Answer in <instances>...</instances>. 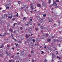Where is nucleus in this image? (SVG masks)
Instances as JSON below:
<instances>
[{
  "label": "nucleus",
  "instance_id": "obj_1",
  "mask_svg": "<svg viewBox=\"0 0 62 62\" xmlns=\"http://www.w3.org/2000/svg\"><path fill=\"white\" fill-rule=\"evenodd\" d=\"M56 1H54L52 5L54 6V4L55 5V6L56 7L55 8H59V6H57V4H56Z\"/></svg>",
  "mask_w": 62,
  "mask_h": 62
},
{
  "label": "nucleus",
  "instance_id": "obj_2",
  "mask_svg": "<svg viewBox=\"0 0 62 62\" xmlns=\"http://www.w3.org/2000/svg\"><path fill=\"white\" fill-rule=\"evenodd\" d=\"M6 54H7V55L8 56H11V53L10 52H6Z\"/></svg>",
  "mask_w": 62,
  "mask_h": 62
},
{
  "label": "nucleus",
  "instance_id": "obj_3",
  "mask_svg": "<svg viewBox=\"0 0 62 62\" xmlns=\"http://www.w3.org/2000/svg\"><path fill=\"white\" fill-rule=\"evenodd\" d=\"M52 58L54 59V58H55V55L54 54L52 53Z\"/></svg>",
  "mask_w": 62,
  "mask_h": 62
},
{
  "label": "nucleus",
  "instance_id": "obj_4",
  "mask_svg": "<svg viewBox=\"0 0 62 62\" xmlns=\"http://www.w3.org/2000/svg\"><path fill=\"white\" fill-rule=\"evenodd\" d=\"M9 31L11 33H12L13 32V29L10 28L9 29Z\"/></svg>",
  "mask_w": 62,
  "mask_h": 62
},
{
  "label": "nucleus",
  "instance_id": "obj_5",
  "mask_svg": "<svg viewBox=\"0 0 62 62\" xmlns=\"http://www.w3.org/2000/svg\"><path fill=\"white\" fill-rule=\"evenodd\" d=\"M47 41L48 42H50L51 41V39H48L47 40Z\"/></svg>",
  "mask_w": 62,
  "mask_h": 62
},
{
  "label": "nucleus",
  "instance_id": "obj_6",
  "mask_svg": "<svg viewBox=\"0 0 62 62\" xmlns=\"http://www.w3.org/2000/svg\"><path fill=\"white\" fill-rule=\"evenodd\" d=\"M15 45L16 46V48H17L18 47H19V45H18V44L15 43Z\"/></svg>",
  "mask_w": 62,
  "mask_h": 62
},
{
  "label": "nucleus",
  "instance_id": "obj_7",
  "mask_svg": "<svg viewBox=\"0 0 62 62\" xmlns=\"http://www.w3.org/2000/svg\"><path fill=\"white\" fill-rule=\"evenodd\" d=\"M30 46H33V43L31 42H30Z\"/></svg>",
  "mask_w": 62,
  "mask_h": 62
},
{
  "label": "nucleus",
  "instance_id": "obj_8",
  "mask_svg": "<svg viewBox=\"0 0 62 62\" xmlns=\"http://www.w3.org/2000/svg\"><path fill=\"white\" fill-rule=\"evenodd\" d=\"M37 6L38 7H41V5L40 4H38Z\"/></svg>",
  "mask_w": 62,
  "mask_h": 62
},
{
  "label": "nucleus",
  "instance_id": "obj_9",
  "mask_svg": "<svg viewBox=\"0 0 62 62\" xmlns=\"http://www.w3.org/2000/svg\"><path fill=\"white\" fill-rule=\"evenodd\" d=\"M6 34H7V33H4L2 35L4 37H5V36H6Z\"/></svg>",
  "mask_w": 62,
  "mask_h": 62
},
{
  "label": "nucleus",
  "instance_id": "obj_10",
  "mask_svg": "<svg viewBox=\"0 0 62 62\" xmlns=\"http://www.w3.org/2000/svg\"><path fill=\"white\" fill-rule=\"evenodd\" d=\"M52 21H53V20L52 19H50L49 21L50 23H51L52 22Z\"/></svg>",
  "mask_w": 62,
  "mask_h": 62
},
{
  "label": "nucleus",
  "instance_id": "obj_11",
  "mask_svg": "<svg viewBox=\"0 0 62 62\" xmlns=\"http://www.w3.org/2000/svg\"><path fill=\"white\" fill-rule=\"evenodd\" d=\"M40 28L41 29H43V28H44V26H42L40 27Z\"/></svg>",
  "mask_w": 62,
  "mask_h": 62
},
{
  "label": "nucleus",
  "instance_id": "obj_12",
  "mask_svg": "<svg viewBox=\"0 0 62 62\" xmlns=\"http://www.w3.org/2000/svg\"><path fill=\"white\" fill-rule=\"evenodd\" d=\"M25 37L26 38H28V37H29V36H28V35H25Z\"/></svg>",
  "mask_w": 62,
  "mask_h": 62
},
{
  "label": "nucleus",
  "instance_id": "obj_13",
  "mask_svg": "<svg viewBox=\"0 0 62 62\" xmlns=\"http://www.w3.org/2000/svg\"><path fill=\"white\" fill-rule=\"evenodd\" d=\"M31 9H33L34 8H33V6H31Z\"/></svg>",
  "mask_w": 62,
  "mask_h": 62
},
{
  "label": "nucleus",
  "instance_id": "obj_14",
  "mask_svg": "<svg viewBox=\"0 0 62 62\" xmlns=\"http://www.w3.org/2000/svg\"><path fill=\"white\" fill-rule=\"evenodd\" d=\"M7 47H8V48H9L10 47V46L8 44H7Z\"/></svg>",
  "mask_w": 62,
  "mask_h": 62
},
{
  "label": "nucleus",
  "instance_id": "obj_15",
  "mask_svg": "<svg viewBox=\"0 0 62 62\" xmlns=\"http://www.w3.org/2000/svg\"><path fill=\"white\" fill-rule=\"evenodd\" d=\"M34 53V51L33 50H32L31 51V54H33Z\"/></svg>",
  "mask_w": 62,
  "mask_h": 62
},
{
  "label": "nucleus",
  "instance_id": "obj_16",
  "mask_svg": "<svg viewBox=\"0 0 62 62\" xmlns=\"http://www.w3.org/2000/svg\"><path fill=\"white\" fill-rule=\"evenodd\" d=\"M12 18V17L11 16H10V17H9V16H8V19H11Z\"/></svg>",
  "mask_w": 62,
  "mask_h": 62
},
{
  "label": "nucleus",
  "instance_id": "obj_17",
  "mask_svg": "<svg viewBox=\"0 0 62 62\" xmlns=\"http://www.w3.org/2000/svg\"><path fill=\"white\" fill-rule=\"evenodd\" d=\"M47 61H48L47 60V59H45V60L44 61V62H47Z\"/></svg>",
  "mask_w": 62,
  "mask_h": 62
},
{
  "label": "nucleus",
  "instance_id": "obj_18",
  "mask_svg": "<svg viewBox=\"0 0 62 62\" xmlns=\"http://www.w3.org/2000/svg\"><path fill=\"white\" fill-rule=\"evenodd\" d=\"M43 17H46V14H43Z\"/></svg>",
  "mask_w": 62,
  "mask_h": 62
},
{
  "label": "nucleus",
  "instance_id": "obj_19",
  "mask_svg": "<svg viewBox=\"0 0 62 62\" xmlns=\"http://www.w3.org/2000/svg\"><path fill=\"white\" fill-rule=\"evenodd\" d=\"M50 38H52L53 37V35H50Z\"/></svg>",
  "mask_w": 62,
  "mask_h": 62
},
{
  "label": "nucleus",
  "instance_id": "obj_20",
  "mask_svg": "<svg viewBox=\"0 0 62 62\" xmlns=\"http://www.w3.org/2000/svg\"><path fill=\"white\" fill-rule=\"evenodd\" d=\"M32 41L33 42H35V41H36L35 39H32Z\"/></svg>",
  "mask_w": 62,
  "mask_h": 62
},
{
  "label": "nucleus",
  "instance_id": "obj_21",
  "mask_svg": "<svg viewBox=\"0 0 62 62\" xmlns=\"http://www.w3.org/2000/svg\"><path fill=\"white\" fill-rule=\"evenodd\" d=\"M28 57H31V55L30 54H29L28 55Z\"/></svg>",
  "mask_w": 62,
  "mask_h": 62
},
{
  "label": "nucleus",
  "instance_id": "obj_22",
  "mask_svg": "<svg viewBox=\"0 0 62 62\" xmlns=\"http://www.w3.org/2000/svg\"><path fill=\"white\" fill-rule=\"evenodd\" d=\"M5 16H6L7 18L8 17V14H5Z\"/></svg>",
  "mask_w": 62,
  "mask_h": 62
},
{
  "label": "nucleus",
  "instance_id": "obj_23",
  "mask_svg": "<svg viewBox=\"0 0 62 62\" xmlns=\"http://www.w3.org/2000/svg\"><path fill=\"white\" fill-rule=\"evenodd\" d=\"M29 24L30 25H32V22H30Z\"/></svg>",
  "mask_w": 62,
  "mask_h": 62
},
{
  "label": "nucleus",
  "instance_id": "obj_24",
  "mask_svg": "<svg viewBox=\"0 0 62 62\" xmlns=\"http://www.w3.org/2000/svg\"><path fill=\"white\" fill-rule=\"evenodd\" d=\"M18 43L20 44V43H21V41H18Z\"/></svg>",
  "mask_w": 62,
  "mask_h": 62
},
{
  "label": "nucleus",
  "instance_id": "obj_25",
  "mask_svg": "<svg viewBox=\"0 0 62 62\" xmlns=\"http://www.w3.org/2000/svg\"><path fill=\"white\" fill-rule=\"evenodd\" d=\"M14 34H16V31H14V32H13Z\"/></svg>",
  "mask_w": 62,
  "mask_h": 62
},
{
  "label": "nucleus",
  "instance_id": "obj_26",
  "mask_svg": "<svg viewBox=\"0 0 62 62\" xmlns=\"http://www.w3.org/2000/svg\"><path fill=\"white\" fill-rule=\"evenodd\" d=\"M1 46V47H2V48H3V47H4V45H3V44H2V46Z\"/></svg>",
  "mask_w": 62,
  "mask_h": 62
},
{
  "label": "nucleus",
  "instance_id": "obj_27",
  "mask_svg": "<svg viewBox=\"0 0 62 62\" xmlns=\"http://www.w3.org/2000/svg\"><path fill=\"white\" fill-rule=\"evenodd\" d=\"M18 4H19V5H20V4H21L20 3V1H18Z\"/></svg>",
  "mask_w": 62,
  "mask_h": 62
},
{
  "label": "nucleus",
  "instance_id": "obj_28",
  "mask_svg": "<svg viewBox=\"0 0 62 62\" xmlns=\"http://www.w3.org/2000/svg\"><path fill=\"white\" fill-rule=\"evenodd\" d=\"M20 28L21 30H22V29H23V27H20Z\"/></svg>",
  "mask_w": 62,
  "mask_h": 62
},
{
  "label": "nucleus",
  "instance_id": "obj_29",
  "mask_svg": "<svg viewBox=\"0 0 62 62\" xmlns=\"http://www.w3.org/2000/svg\"><path fill=\"white\" fill-rule=\"evenodd\" d=\"M35 29L37 31H38V29L37 28H35Z\"/></svg>",
  "mask_w": 62,
  "mask_h": 62
},
{
  "label": "nucleus",
  "instance_id": "obj_30",
  "mask_svg": "<svg viewBox=\"0 0 62 62\" xmlns=\"http://www.w3.org/2000/svg\"><path fill=\"white\" fill-rule=\"evenodd\" d=\"M42 36H44V37H45V34L44 33L42 34Z\"/></svg>",
  "mask_w": 62,
  "mask_h": 62
},
{
  "label": "nucleus",
  "instance_id": "obj_31",
  "mask_svg": "<svg viewBox=\"0 0 62 62\" xmlns=\"http://www.w3.org/2000/svg\"><path fill=\"white\" fill-rule=\"evenodd\" d=\"M45 36H46V37H48V36H49V35L46 34V35H45Z\"/></svg>",
  "mask_w": 62,
  "mask_h": 62
},
{
  "label": "nucleus",
  "instance_id": "obj_32",
  "mask_svg": "<svg viewBox=\"0 0 62 62\" xmlns=\"http://www.w3.org/2000/svg\"><path fill=\"white\" fill-rule=\"evenodd\" d=\"M9 62H12V60H9Z\"/></svg>",
  "mask_w": 62,
  "mask_h": 62
},
{
  "label": "nucleus",
  "instance_id": "obj_33",
  "mask_svg": "<svg viewBox=\"0 0 62 62\" xmlns=\"http://www.w3.org/2000/svg\"><path fill=\"white\" fill-rule=\"evenodd\" d=\"M15 24H17V23H14V24L13 25H14V26H15Z\"/></svg>",
  "mask_w": 62,
  "mask_h": 62
},
{
  "label": "nucleus",
  "instance_id": "obj_34",
  "mask_svg": "<svg viewBox=\"0 0 62 62\" xmlns=\"http://www.w3.org/2000/svg\"><path fill=\"white\" fill-rule=\"evenodd\" d=\"M20 54L21 55H22V52H20Z\"/></svg>",
  "mask_w": 62,
  "mask_h": 62
},
{
  "label": "nucleus",
  "instance_id": "obj_35",
  "mask_svg": "<svg viewBox=\"0 0 62 62\" xmlns=\"http://www.w3.org/2000/svg\"><path fill=\"white\" fill-rule=\"evenodd\" d=\"M25 17H24L23 18V20H25Z\"/></svg>",
  "mask_w": 62,
  "mask_h": 62
},
{
  "label": "nucleus",
  "instance_id": "obj_36",
  "mask_svg": "<svg viewBox=\"0 0 62 62\" xmlns=\"http://www.w3.org/2000/svg\"><path fill=\"white\" fill-rule=\"evenodd\" d=\"M57 58H59V59H60V58L58 57V56H57Z\"/></svg>",
  "mask_w": 62,
  "mask_h": 62
},
{
  "label": "nucleus",
  "instance_id": "obj_37",
  "mask_svg": "<svg viewBox=\"0 0 62 62\" xmlns=\"http://www.w3.org/2000/svg\"><path fill=\"white\" fill-rule=\"evenodd\" d=\"M11 36L12 37H13V35L12 34H11Z\"/></svg>",
  "mask_w": 62,
  "mask_h": 62
},
{
  "label": "nucleus",
  "instance_id": "obj_38",
  "mask_svg": "<svg viewBox=\"0 0 62 62\" xmlns=\"http://www.w3.org/2000/svg\"><path fill=\"white\" fill-rule=\"evenodd\" d=\"M31 61L32 62H34V61H34V60H32Z\"/></svg>",
  "mask_w": 62,
  "mask_h": 62
},
{
  "label": "nucleus",
  "instance_id": "obj_39",
  "mask_svg": "<svg viewBox=\"0 0 62 62\" xmlns=\"http://www.w3.org/2000/svg\"><path fill=\"white\" fill-rule=\"evenodd\" d=\"M16 16H17V17H18V13H17V15H16Z\"/></svg>",
  "mask_w": 62,
  "mask_h": 62
},
{
  "label": "nucleus",
  "instance_id": "obj_40",
  "mask_svg": "<svg viewBox=\"0 0 62 62\" xmlns=\"http://www.w3.org/2000/svg\"><path fill=\"white\" fill-rule=\"evenodd\" d=\"M41 53H42L41 54H44V52H43V51H42Z\"/></svg>",
  "mask_w": 62,
  "mask_h": 62
},
{
  "label": "nucleus",
  "instance_id": "obj_41",
  "mask_svg": "<svg viewBox=\"0 0 62 62\" xmlns=\"http://www.w3.org/2000/svg\"><path fill=\"white\" fill-rule=\"evenodd\" d=\"M50 0H48L49 4H50V3H51V2H50Z\"/></svg>",
  "mask_w": 62,
  "mask_h": 62
},
{
  "label": "nucleus",
  "instance_id": "obj_42",
  "mask_svg": "<svg viewBox=\"0 0 62 62\" xmlns=\"http://www.w3.org/2000/svg\"><path fill=\"white\" fill-rule=\"evenodd\" d=\"M44 48L46 49V46L45 45L44 47Z\"/></svg>",
  "mask_w": 62,
  "mask_h": 62
},
{
  "label": "nucleus",
  "instance_id": "obj_43",
  "mask_svg": "<svg viewBox=\"0 0 62 62\" xmlns=\"http://www.w3.org/2000/svg\"><path fill=\"white\" fill-rule=\"evenodd\" d=\"M58 46L59 47H61V46H60V44H59Z\"/></svg>",
  "mask_w": 62,
  "mask_h": 62
},
{
  "label": "nucleus",
  "instance_id": "obj_44",
  "mask_svg": "<svg viewBox=\"0 0 62 62\" xmlns=\"http://www.w3.org/2000/svg\"><path fill=\"white\" fill-rule=\"evenodd\" d=\"M24 51H25V50H24V49H23L22 52H24Z\"/></svg>",
  "mask_w": 62,
  "mask_h": 62
},
{
  "label": "nucleus",
  "instance_id": "obj_45",
  "mask_svg": "<svg viewBox=\"0 0 62 62\" xmlns=\"http://www.w3.org/2000/svg\"><path fill=\"white\" fill-rule=\"evenodd\" d=\"M9 8V7H7L6 8L7 9H8V8Z\"/></svg>",
  "mask_w": 62,
  "mask_h": 62
},
{
  "label": "nucleus",
  "instance_id": "obj_46",
  "mask_svg": "<svg viewBox=\"0 0 62 62\" xmlns=\"http://www.w3.org/2000/svg\"><path fill=\"white\" fill-rule=\"evenodd\" d=\"M16 17V15H14V16H13V17Z\"/></svg>",
  "mask_w": 62,
  "mask_h": 62
},
{
  "label": "nucleus",
  "instance_id": "obj_47",
  "mask_svg": "<svg viewBox=\"0 0 62 62\" xmlns=\"http://www.w3.org/2000/svg\"><path fill=\"white\" fill-rule=\"evenodd\" d=\"M12 20L13 21H14L15 20V19H14V18H13L12 19Z\"/></svg>",
  "mask_w": 62,
  "mask_h": 62
},
{
  "label": "nucleus",
  "instance_id": "obj_48",
  "mask_svg": "<svg viewBox=\"0 0 62 62\" xmlns=\"http://www.w3.org/2000/svg\"><path fill=\"white\" fill-rule=\"evenodd\" d=\"M11 57L12 58H13L14 57V55L12 56H11Z\"/></svg>",
  "mask_w": 62,
  "mask_h": 62
},
{
  "label": "nucleus",
  "instance_id": "obj_49",
  "mask_svg": "<svg viewBox=\"0 0 62 62\" xmlns=\"http://www.w3.org/2000/svg\"><path fill=\"white\" fill-rule=\"evenodd\" d=\"M56 2H59V0H56Z\"/></svg>",
  "mask_w": 62,
  "mask_h": 62
},
{
  "label": "nucleus",
  "instance_id": "obj_50",
  "mask_svg": "<svg viewBox=\"0 0 62 62\" xmlns=\"http://www.w3.org/2000/svg\"><path fill=\"white\" fill-rule=\"evenodd\" d=\"M59 32L60 34H61V31H60Z\"/></svg>",
  "mask_w": 62,
  "mask_h": 62
},
{
  "label": "nucleus",
  "instance_id": "obj_51",
  "mask_svg": "<svg viewBox=\"0 0 62 62\" xmlns=\"http://www.w3.org/2000/svg\"><path fill=\"white\" fill-rule=\"evenodd\" d=\"M53 59L52 58V61H53V62H54V59Z\"/></svg>",
  "mask_w": 62,
  "mask_h": 62
},
{
  "label": "nucleus",
  "instance_id": "obj_52",
  "mask_svg": "<svg viewBox=\"0 0 62 62\" xmlns=\"http://www.w3.org/2000/svg\"><path fill=\"white\" fill-rule=\"evenodd\" d=\"M41 32L42 33H43V31H42V30H41Z\"/></svg>",
  "mask_w": 62,
  "mask_h": 62
},
{
  "label": "nucleus",
  "instance_id": "obj_53",
  "mask_svg": "<svg viewBox=\"0 0 62 62\" xmlns=\"http://www.w3.org/2000/svg\"><path fill=\"white\" fill-rule=\"evenodd\" d=\"M42 5H44V2H42Z\"/></svg>",
  "mask_w": 62,
  "mask_h": 62
},
{
  "label": "nucleus",
  "instance_id": "obj_54",
  "mask_svg": "<svg viewBox=\"0 0 62 62\" xmlns=\"http://www.w3.org/2000/svg\"><path fill=\"white\" fill-rule=\"evenodd\" d=\"M52 39H54V36H52Z\"/></svg>",
  "mask_w": 62,
  "mask_h": 62
},
{
  "label": "nucleus",
  "instance_id": "obj_55",
  "mask_svg": "<svg viewBox=\"0 0 62 62\" xmlns=\"http://www.w3.org/2000/svg\"><path fill=\"white\" fill-rule=\"evenodd\" d=\"M27 41H29V39H27Z\"/></svg>",
  "mask_w": 62,
  "mask_h": 62
},
{
  "label": "nucleus",
  "instance_id": "obj_56",
  "mask_svg": "<svg viewBox=\"0 0 62 62\" xmlns=\"http://www.w3.org/2000/svg\"><path fill=\"white\" fill-rule=\"evenodd\" d=\"M29 41H27V43H29Z\"/></svg>",
  "mask_w": 62,
  "mask_h": 62
},
{
  "label": "nucleus",
  "instance_id": "obj_57",
  "mask_svg": "<svg viewBox=\"0 0 62 62\" xmlns=\"http://www.w3.org/2000/svg\"><path fill=\"white\" fill-rule=\"evenodd\" d=\"M12 49H13V50H14V48H13V47H12Z\"/></svg>",
  "mask_w": 62,
  "mask_h": 62
},
{
  "label": "nucleus",
  "instance_id": "obj_58",
  "mask_svg": "<svg viewBox=\"0 0 62 62\" xmlns=\"http://www.w3.org/2000/svg\"><path fill=\"white\" fill-rule=\"evenodd\" d=\"M38 25L39 26V25H40V24H39V23H38Z\"/></svg>",
  "mask_w": 62,
  "mask_h": 62
},
{
  "label": "nucleus",
  "instance_id": "obj_59",
  "mask_svg": "<svg viewBox=\"0 0 62 62\" xmlns=\"http://www.w3.org/2000/svg\"><path fill=\"white\" fill-rule=\"evenodd\" d=\"M53 13H54V12L53 11L51 12V13H52V14H53Z\"/></svg>",
  "mask_w": 62,
  "mask_h": 62
},
{
  "label": "nucleus",
  "instance_id": "obj_60",
  "mask_svg": "<svg viewBox=\"0 0 62 62\" xmlns=\"http://www.w3.org/2000/svg\"><path fill=\"white\" fill-rule=\"evenodd\" d=\"M30 20L31 21H32V20L31 19H30Z\"/></svg>",
  "mask_w": 62,
  "mask_h": 62
},
{
  "label": "nucleus",
  "instance_id": "obj_61",
  "mask_svg": "<svg viewBox=\"0 0 62 62\" xmlns=\"http://www.w3.org/2000/svg\"><path fill=\"white\" fill-rule=\"evenodd\" d=\"M0 48H2V47L0 46Z\"/></svg>",
  "mask_w": 62,
  "mask_h": 62
},
{
  "label": "nucleus",
  "instance_id": "obj_62",
  "mask_svg": "<svg viewBox=\"0 0 62 62\" xmlns=\"http://www.w3.org/2000/svg\"><path fill=\"white\" fill-rule=\"evenodd\" d=\"M52 48H55V46H52Z\"/></svg>",
  "mask_w": 62,
  "mask_h": 62
},
{
  "label": "nucleus",
  "instance_id": "obj_63",
  "mask_svg": "<svg viewBox=\"0 0 62 62\" xmlns=\"http://www.w3.org/2000/svg\"><path fill=\"white\" fill-rule=\"evenodd\" d=\"M2 34H0V36H2Z\"/></svg>",
  "mask_w": 62,
  "mask_h": 62
},
{
  "label": "nucleus",
  "instance_id": "obj_64",
  "mask_svg": "<svg viewBox=\"0 0 62 62\" xmlns=\"http://www.w3.org/2000/svg\"><path fill=\"white\" fill-rule=\"evenodd\" d=\"M51 44H52V45H53V42L51 43Z\"/></svg>",
  "mask_w": 62,
  "mask_h": 62
}]
</instances>
